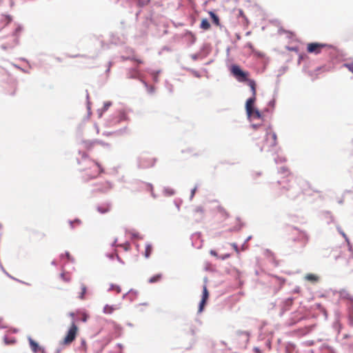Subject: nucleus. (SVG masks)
<instances>
[{
    "instance_id": "nucleus-38",
    "label": "nucleus",
    "mask_w": 353,
    "mask_h": 353,
    "mask_svg": "<svg viewBox=\"0 0 353 353\" xmlns=\"http://www.w3.org/2000/svg\"><path fill=\"white\" fill-rule=\"evenodd\" d=\"M210 254H212V255H214V256L216 255V252L214 251H212V250L210 252Z\"/></svg>"
},
{
    "instance_id": "nucleus-31",
    "label": "nucleus",
    "mask_w": 353,
    "mask_h": 353,
    "mask_svg": "<svg viewBox=\"0 0 353 353\" xmlns=\"http://www.w3.org/2000/svg\"><path fill=\"white\" fill-rule=\"evenodd\" d=\"M349 324L350 326L353 327V315H350L349 316Z\"/></svg>"
},
{
    "instance_id": "nucleus-33",
    "label": "nucleus",
    "mask_w": 353,
    "mask_h": 353,
    "mask_svg": "<svg viewBox=\"0 0 353 353\" xmlns=\"http://www.w3.org/2000/svg\"><path fill=\"white\" fill-rule=\"evenodd\" d=\"M137 1L138 4H139V6H143V5H145V4L146 3L145 2V1H143V0H137Z\"/></svg>"
},
{
    "instance_id": "nucleus-6",
    "label": "nucleus",
    "mask_w": 353,
    "mask_h": 353,
    "mask_svg": "<svg viewBox=\"0 0 353 353\" xmlns=\"http://www.w3.org/2000/svg\"><path fill=\"white\" fill-rule=\"evenodd\" d=\"M94 185V190L98 192H105L112 188L111 184L106 181L97 183Z\"/></svg>"
},
{
    "instance_id": "nucleus-4",
    "label": "nucleus",
    "mask_w": 353,
    "mask_h": 353,
    "mask_svg": "<svg viewBox=\"0 0 353 353\" xmlns=\"http://www.w3.org/2000/svg\"><path fill=\"white\" fill-rule=\"evenodd\" d=\"M231 72L239 81H248V73L243 71L237 65L231 67Z\"/></svg>"
},
{
    "instance_id": "nucleus-12",
    "label": "nucleus",
    "mask_w": 353,
    "mask_h": 353,
    "mask_svg": "<svg viewBox=\"0 0 353 353\" xmlns=\"http://www.w3.org/2000/svg\"><path fill=\"white\" fill-rule=\"evenodd\" d=\"M12 21V17L10 15L2 14L0 17V25L1 28H3L4 26L8 25Z\"/></svg>"
},
{
    "instance_id": "nucleus-19",
    "label": "nucleus",
    "mask_w": 353,
    "mask_h": 353,
    "mask_svg": "<svg viewBox=\"0 0 353 353\" xmlns=\"http://www.w3.org/2000/svg\"><path fill=\"white\" fill-rule=\"evenodd\" d=\"M200 27L204 30H208L210 28V23L207 19H203L201 20Z\"/></svg>"
},
{
    "instance_id": "nucleus-43",
    "label": "nucleus",
    "mask_w": 353,
    "mask_h": 353,
    "mask_svg": "<svg viewBox=\"0 0 353 353\" xmlns=\"http://www.w3.org/2000/svg\"><path fill=\"white\" fill-rule=\"evenodd\" d=\"M342 235L345 237V234L343 232H341Z\"/></svg>"
},
{
    "instance_id": "nucleus-28",
    "label": "nucleus",
    "mask_w": 353,
    "mask_h": 353,
    "mask_svg": "<svg viewBox=\"0 0 353 353\" xmlns=\"http://www.w3.org/2000/svg\"><path fill=\"white\" fill-rule=\"evenodd\" d=\"M110 289L112 290L116 291L117 293H120L121 291L120 286L117 285H112Z\"/></svg>"
},
{
    "instance_id": "nucleus-35",
    "label": "nucleus",
    "mask_w": 353,
    "mask_h": 353,
    "mask_svg": "<svg viewBox=\"0 0 353 353\" xmlns=\"http://www.w3.org/2000/svg\"><path fill=\"white\" fill-rule=\"evenodd\" d=\"M261 176V173L260 172H254L253 174V177H254V178H256L257 176Z\"/></svg>"
},
{
    "instance_id": "nucleus-27",
    "label": "nucleus",
    "mask_w": 353,
    "mask_h": 353,
    "mask_svg": "<svg viewBox=\"0 0 353 353\" xmlns=\"http://www.w3.org/2000/svg\"><path fill=\"white\" fill-rule=\"evenodd\" d=\"M4 342L7 345L13 344L16 342L14 339H9L8 337H4Z\"/></svg>"
},
{
    "instance_id": "nucleus-20",
    "label": "nucleus",
    "mask_w": 353,
    "mask_h": 353,
    "mask_svg": "<svg viewBox=\"0 0 353 353\" xmlns=\"http://www.w3.org/2000/svg\"><path fill=\"white\" fill-rule=\"evenodd\" d=\"M99 142L98 141H94V142H91V141H83V147L87 150H90L93 146L96 144V143H98Z\"/></svg>"
},
{
    "instance_id": "nucleus-25",
    "label": "nucleus",
    "mask_w": 353,
    "mask_h": 353,
    "mask_svg": "<svg viewBox=\"0 0 353 353\" xmlns=\"http://www.w3.org/2000/svg\"><path fill=\"white\" fill-rule=\"evenodd\" d=\"M285 33L286 34L287 37L292 39L291 42H298L299 41V40L296 38V35L294 33H293L292 32H288V31H285Z\"/></svg>"
},
{
    "instance_id": "nucleus-3",
    "label": "nucleus",
    "mask_w": 353,
    "mask_h": 353,
    "mask_svg": "<svg viewBox=\"0 0 353 353\" xmlns=\"http://www.w3.org/2000/svg\"><path fill=\"white\" fill-rule=\"evenodd\" d=\"M78 333V327L72 322L65 336L63 339V344L69 345L74 341Z\"/></svg>"
},
{
    "instance_id": "nucleus-45",
    "label": "nucleus",
    "mask_w": 353,
    "mask_h": 353,
    "mask_svg": "<svg viewBox=\"0 0 353 353\" xmlns=\"http://www.w3.org/2000/svg\"><path fill=\"white\" fill-rule=\"evenodd\" d=\"M194 192H195V189H194V190H193V191H192V194H194Z\"/></svg>"
},
{
    "instance_id": "nucleus-24",
    "label": "nucleus",
    "mask_w": 353,
    "mask_h": 353,
    "mask_svg": "<svg viewBox=\"0 0 353 353\" xmlns=\"http://www.w3.org/2000/svg\"><path fill=\"white\" fill-rule=\"evenodd\" d=\"M86 292H87L86 286L84 284H81V292H79V298L81 299H84L85 294H86Z\"/></svg>"
},
{
    "instance_id": "nucleus-22",
    "label": "nucleus",
    "mask_w": 353,
    "mask_h": 353,
    "mask_svg": "<svg viewBox=\"0 0 353 353\" xmlns=\"http://www.w3.org/2000/svg\"><path fill=\"white\" fill-rule=\"evenodd\" d=\"M161 278H162V274H157L156 275H154L151 278H150V279L148 280V282L150 283H157V282H159L161 279Z\"/></svg>"
},
{
    "instance_id": "nucleus-34",
    "label": "nucleus",
    "mask_w": 353,
    "mask_h": 353,
    "mask_svg": "<svg viewBox=\"0 0 353 353\" xmlns=\"http://www.w3.org/2000/svg\"><path fill=\"white\" fill-rule=\"evenodd\" d=\"M88 315H87V314H83V317H82V321H84V322H85V321H87V319H88Z\"/></svg>"
},
{
    "instance_id": "nucleus-23",
    "label": "nucleus",
    "mask_w": 353,
    "mask_h": 353,
    "mask_svg": "<svg viewBox=\"0 0 353 353\" xmlns=\"http://www.w3.org/2000/svg\"><path fill=\"white\" fill-rule=\"evenodd\" d=\"M248 85L250 87L251 90L252 92V96H256V83L254 80L248 79Z\"/></svg>"
},
{
    "instance_id": "nucleus-14",
    "label": "nucleus",
    "mask_w": 353,
    "mask_h": 353,
    "mask_svg": "<svg viewBox=\"0 0 353 353\" xmlns=\"http://www.w3.org/2000/svg\"><path fill=\"white\" fill-rule=\"evenodd\" d=\"M110 208H111L110 205L108 203H105V204H102L101 205H99L97 208V210L99 212H100L101 214H105V213L110 212Z\"/></svg>"
},
{
    "instance_id": "nucleus-10",
    "label": "nucleus",
    "mask_w": 353,
    "mask_h": 353,
    "mask_svg": "<svg viewBox=\"0 0 353 353\" xmlns=\"http://www.w3.org/2000/svg\"><path fill=\"white\" fill-rule=\"evenodd\" d=\"M28 341H29L30 348L34 353H38L39 352L43 351V349L39 346L38 343H37L35 341H34L32 338H29Z\"/></svg>"
},
{
    "instance_id": "nucleus-8",
    "label": "nucleus",
    "mask_w": 353,
    "mask_h": 353,
    "mask_svg": "<svg viewBox=\"0 0 353 353\" xmlns=\"http://www.w3.org/2000/svg\"><path fill=\"white\" fill-rule=\"evenodd\" d=\"M256 100V96H252L251 98L248 99L246 101L245 108L246 112L248 116H251L253 111V105Z\"/></svg>"
},
{
    "instance_id": "nucleus-2",
    "label": "nucleus",
    "mask_w": 353,
    "mask_h": 353,
    "mask_svg": "<svg viewBox=\"0 0 353 353\" xmlns=\"http://www.w3.org/2000/svg\"><path fill=\"white\" fill-rule=\"evenodd\" d=\"M277 144V136L272 128H268L265 130L264 143L261 147V150L263 148H270Z\"/></svg>"
},
{
    "instance_id": "nucleus-1",
    "label": "nucleus",
    "mask_w": 353,
    "mask_h": 353,
    "mask_svg": "<svg viewBox=\"0 0 353 353\" xmlns=\"http://www.w3.org/2000/svg\"><path fill=\"white\" fill-rule=\"evenodd\" d=\"M81 165L80 171L83 173V177L85 180H90L97 177L103 169L97 161L88 158V155L83 152L82 154V160L79 161Z\"/></svg>"
},
{
    "instance_id": "nucleus-13",
    "label": "nucleus",
    "mask_w": 353,
    "mask_h": 353,
    "mask_svg": "<svg viewBox=\"0 0 353 353\" xmlns=\"http://www.w3.org/2000/svg\"><path fill=\"white\" fill-rule=\"evenodd\" d=\"M208 14L211 17L212 23L217 27H221L219 17L212 11H210Z\"/></svg>"
},
{
    "instance_id": "nucleus-7",
    "label": "nucleus",
    "mask_w": 353,
    "mask_h": 353,
    "mask_svg": "<svg viewBox=\"0 0 353 353\" xmlns=\"http://www.w3.org/2000/svg\"><path fill=\"white\" fill-rule=\"evenodd\" d=\"M208 298H209V292L207 289L206 285H204L203 288L202 299H201V301L200 302L199 307V312H201L203 310L204 307L206 304V302H207Z\"/></svg>"
},
{
    "instance_id": "nucleus-29",
    "label": "nucleus",
    "mask_w": 353,
    "mask_h": 353,
    "mask_svg": "<svg viewBox=\"0 0 353 353\" xmlns=\"http://www.w3.org/2000/svg\"><path fill=\"white\" fill-rule=\"evenodd\" d=\"M81 221L79 219H75L74 221H70L71 228L74 227V225H80Z\"/></svg>"
},
{
    "instance_id": "nucleus-11",
    "label": "nucleus",
    "mask_w": 353,
    "mask_h": 353,
    "mask_svg": "<svg viewBox=\"0 0 353 353\" xmlns=\"http://www.w3.org/2000/svg\"><path fill=\"white\" fill-rule=\"evenodd\" d=\"M304 279L312 283H316L319 281L320 277L317 274L309 273L305 275Z\"/></svg>"
},
{
    "instance_id": "nucleus-15",
    "label": "nucleus",
    "mask_w": 353,
    "mask_h": 353,
    "mask_svg": "<svg viewBox=\"0 0 353 353\" xmlns=\"http://www.w3.org/2000/svg\"><path fill=\"white\" fill-rule=\"evenodd\" d=\"M239 337H242L245 341H248L249 340L248 333L244 331H237L235 333V338L238 339Z\"/></svg>"
},
{
    "instance_id": "nucleus-32",
    "label": "nucleus",
    "mask_w": 353,
    "mask_h": 353,
    "mask_svg": "<svg viewBox=\"0 0 353 353\" xmlns=\"http://www.w3.org/2000/svg\"><path fill=\"white\" fill-rule=\"evenodd\" d=\"M61 276L62 279L66 281H70V279L69 277H66L65 274H64V273H62L61 274Z\"/></svg>"
},
{
    "instance_id": "nucleus-37",
    "label": "nucleus",
    "mask_w": 353,
    "mask_h": 353,
    "mask_svg": "<svg viewBox=\"0 0 353 353\" xmlns=\"http://www.w3.org/2000/svg\"><path fill=\"white\" fill-rule=\"evenodd\" d=\"M288 50H297V49H296V47L288 48Z\"/></svg>"
},
{
    "instance_id": "nucleus-21",
    "label": "nucleus",
    "mask_w": 353,
    "mask_h": 353,
    "mask_svg": "<svg viewBox=\"0 0 353 353\" xmlns=\"http://www.w3.org/2000/svg\"><path fill=\"white\" fill-rule=\"evenodd\" d=\"M152 252V246L150 244H147L145 245V252L143 254L145 258H149Z\"/></svg>"
},
{
    "instance_id": "nucleus-39",
    "label": "nucleus",
    "mask_w": 353,
    "mask_h": 353,
    "mask_svg": "<svg viewBox=\"0 0 353 353\" xmlns=\"http://www.w3.org/2000/svg\"><path fill=\"white\" fill-rule=\"evenodd\" d=\"M70 316H72V318H74V314L73 312H71V313L70 314Z\"/></svg>"
},
{
    "instance_id": "nucleus-5",
    "label": "nucleus",
    "mask_w": 353,
    "mask_h": 353,
    "mask_svg": "<svg viewBox=\"0 0 353 353\" xmlns=\"http://www.w3.org/2000/svg\"><path fill=\"white\" fill-rule=\"evenodd\" d=\"M204 217V210L202 207L198 206L192 209L190 213L189 218L195 222L201 221Z\"/></svg>"
},
{
    "instance_id": "nucleus-9",
    "label": "nucleus",
    "mask_w": 353,
    "mask_h": 353,
    "mask_svg": "<svg viewBox=\"0 0 353 353\" xmlns=\"http://www.w3.org/2000/svg\"><path fill=\"white\" fill-rule=\"evenodd\" d=\"M121 304H117V305H105L103 307V312L107 314H112L114 311L118 310L121 309Z\"/></svg>"
},
{
    "instance_id": "nucleus-17",
    "label": "nucleus",
    "mask_w": 353,
    "mask_h": 353,
    "mask_svg": "<svg viewBox=\"0 0 353 353\" xmlns=\"http://www.w3.org/2000/svg\"><path fill=\"white\" fill-rule=\"evenodd\" d=\"M122 58H123V59H125V60L129 59V60L134 61L137 62L138 63H143V60L138 58L136 54H134V53H132L131 55H129L128 57L123 56Z\"/></svg>"
},
{
    "instance_id": "nucleus-16",
    "label": "nucleus",
    "mask_w": 353,
    "mask_h": 353,
    "mask_svg": "<svg viewBox=\"0 0 353 353\" xmlns=\"http://www.w3.org/2000/svg\"><path fill=\"white\" fill-rule=\"evenodd\" d=\"M323 46H307V52L310 53L318 54Z\"/></svg>"
},
{
    "instance_id": "nucleus-40",
    "label": "nucleus",
    "mask_w": 353,
    "mask_h": 353,
    "mask_svg": "<svg viewBox=\"0 0 353 353\" xmlns=\"http://www.w3.org/2000/svg\"><path fill=\"white\" fill-rule=\"evenodd\" d=\"M65 255H66V256H67V257H69V256H70V254H69L68 252H66V253H65Z\"/></svg>"
},
{
    "instance_id": "nucleus-26",
    "label": "nucleus",
    "mask_w": 353,
    "mask_h": 353,
    "mask_svg": "<svg viewBox=\"0 0 353 353\" xmlns=\"http://www.w3.org/2000/svg\"><path fill=\"white\" fill-rule=\"evenodd\" d=\"M250 117H252L253 118H256V119H261V114L258 110H255L253 108V111H252V113Z\"/></svg>"
},
{
    "instance_id": "nucleus-30",
    "label": "nucleus",
    "mask_w": 353,
    "mask_h": 353,
    "mask_svg": "<svg viewBox=\"0 0 353 353\" xmlns=\"http://www.w3.org/2000/svg\"><path fill=\"white\" fill-rule=\"evenodd\" d=\"M345 66L353 73V61L351 63H345Z\"/></svg>"
},
{
    "instance_id": "nucleus-18",
    "label": "nucleus",
    "mask_w": 353,
    "mask_h": 353,
    "mask_svg": "<svg viewBox=\"0 0 353 353\" xmlns=\"http://www.w3.org/2000/svg\"><path fill=\"white\" fill-rule=\"evenodd\" d=\"M238 17L241 18V22L242 23L245 25L248 24V20L241 9L238 10Z\"/></svg>"
},
{
    "instance_id": "nucleus-36",
    "label": "nucleus",
    "mask_w": 353,
    "mask_h": 353,
    "mask_svg": "<svg viewBox=\"0 0 353 353\" xmlns=\"http://www.w3.org/2000/svg\"><path fill=\"white\" fill-rule=\"evenodd\" d=\"M232 246L233 248H234V250L238 252H239V250H238V246L236 243H233L232 244Z\"/></svg>"
},
{
    "instance_id": "nucleus-42",
    "label": "nucleus",
    "mask_w": 353,
    "mask_h": 353,
    "mask_svg": "<svg viewBox=\"0 0 353 353\" xmlns=\"http://www.w3.org/2000/svg\"><path fill=\"white\" fill-rule=\"evenodd\" d=\"M146 186H147L148 188H150V189H152V186H149V185H147Z\"/></svg>"
},
{
    "instance_id": "nucleus-44",
    "label": "nucleus",
    "mask_w": 353,
    "mask_h": 353,
    "mask_svg": "<svg viewBox=\"0 0 353 353\" xmlns=\"http://www.w3.org/2000/svg\"><path fill=\"white\" fill-rule=\"evenodd\" d=\"M258 56H259V57H262V56H263V54H258Z\"/></svg>"
},
{
    "instance_id": "nucleus-41",
    "label": "nucleus",
    "mask_w": 353,
    "mask_h": 353,
    "mask_svg": "<svg viewBox=\"0 0 353 353\" xmlns=\"http://www.w3.org/2000/svg\"><path fill=\"white\" fill-rule=\"evenodd\" d=\"M310 44L314 45V44H319L318 43H311Z\"/></svg>"
}]
</instances>
